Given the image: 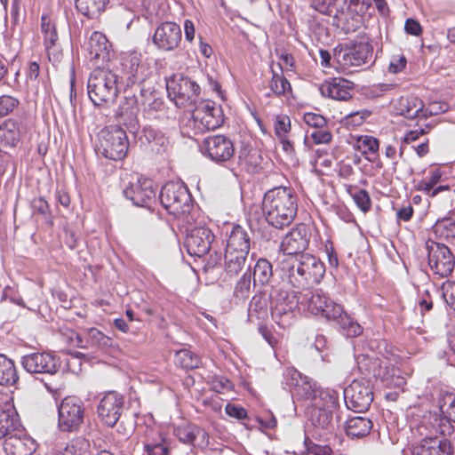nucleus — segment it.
Returning a JSON list of instances; mask_svg holds the SVG:
<instances>
[{
	"label": "nucleus",
	"instance_id": "nucleus-29",
	"mask_svg": "<svg viewBox=\"0 0 455 455\" xmlns=\"http://www.w3.org/2000/svg\"><path fill=\"white\" fill-rule=\"evenodd\" d=\"M251 249V235L240 225L232 227L229 232L225 251L249 254Z\"/></svg>",
	"mask_w": 455,
	"mask_h": 455
},
{
	"label": "nucleus",
	"instance_id": "nucleus-40",
	"mask_svg": "<svg viewBox=\"0 0 455 455\" xmlns=\"http://www.w3.org/2000/svg\"><path fill=\"white\" fill-rule=\"evenodd\" d=\"M262 157L258 149L249 147L241 148L238 155V164L249 172H253L259 167Z\"/></svg>",
	"mask_w": 455,
	"mask_h": 455
},
{
	"label": "nucleus",
	"instance_id": "nucleus-15",
	"mask_svg": "<svg viewBox=\"0 0 455 455\" xmlns=\"http://www.w3.org/2000/svg\"><path fill=\"white\" fill-rule=\"evenodd\" d=\"M200 151L212 162L224 164L234 156L235 145L226 135L208 136L200 144Z\"/></svg>",
	"mask_w": 455,
	"mask_h": 455
},
{
	"label": "nucleus",
	"instance_id": "nucleus-21",
	"mask_svg": "<svg viewBox=\"0 0 455 455\" xmlns=\"http://www.w3.org/2000/svg\"><path fill=\"white\" fill-rule=\"evenodd\" d=\"M141 54L136 52H129L122 57V72L126 80L127 86L137 85L141 96H145L148 91L141 87L145 82V67L141 65Z\"/></svg>",
	"mask_w": 455,
	"mask_h": 455
},
{
	"label": "nucleus",
	"instance_id": "nucleus-31",
	"mask_svg": "<svg viewBox=\"0 0 455 455\" xmlns=\"http://www.w3.org/2000/svg\"><path fill=\"white\" fill-rule=\"evenodd\" d=\"M373 424L370 419L357 416L347 419L345 423L344 429L347 435L351 439H359L367 436Z\"/></svg>",
	"mask_w": 455,
	"mask_h": 455
},
{
	"label": "nucleus",
	"instance_id": "nucleus-56",
	"mask_svg": "<svg viewBox=\"0 0 455 455\" xmlns=\"http://www.w3.org/2000/svg\"><path fill=\"white\" fill-rule=\"evenodd\" d=\"M318 390L308 383H303L301 385L296 384L294 388V395L299 396L302 399L312 401L313 403L316 400Z\"/></svg>",
	"mask_w": 455,
	"mask_h": 455
},
{
	"label": "nucleus",
	"instance_id": "nucleus-33",
	"mask_svg": "<svg viewBox=\"0 0 455 455\" xmlns=\"http://www.w3.org/2000/svg\"><path fill=\"white\" fill-rule=\"evenodd\" d=\"M140 140L141 144L147 143L149 149L156 153L164 151L168 145V140L163 132L152 126L143 127Z\"/></svg>",
	"mask_w": 455,
	"mask_h": 455
},
{
	"label": "nucleus",
	"instance_id": "nucleus-27",
	"mask_svg": "<svg viewBox=\"0 0 455 455\" xmlns=\"http://www.w3.org/2000/svg\"><path fill=\"white\" fill-rule=\"evenodd\" d=\"M125 100L126 102L120 105L116 111V117L121 124L126 127L130 133L137 136L140 131L138 100L135 95H132L130 98L125 97Z\"/></svg>",
	"mask_w": 455,
	"mask_h": 455
},
{
	"label": "nucleus",
	"instance_id": "nucleus-30",
	"mask_svg": "<svg viewBox=\"0 0 455 455\" xmlns=\"http://www.w3.org/2000/svg\"><path fill=\"white\" fill-rule=\"evenodd\" d=\"M398 105L400 115L408 119L427 118V111H424L423 101L416 96L402 97Z\"/></svg>",
	"mask_w": 455,
	"mask_h": 455
},
{
	"label": "nucleus",
	"instance_id": "nucleus-14",
	"mask_svg": "<svg viewBox=\"0 0 455 455\" xmlns=\"http://www.w3.org/2000/svg\"><path fill=\"white\" fill-rule=\"evenodd\" d=\"M58 412L60 429L67 432L76 431L84 421V403L76 396H67L59 405Z\"/></svg>",
	"mask_w": 455,
	"mask_h": 455
},
{
	"label": "nucleus",
	"instance_id": "nucleus-62",
	"mask_svg": "<svg viewBox=\"0 0 455 455\" xmlns=\"http://www.w3.org/2000/svg\"><path fill=\"white\" fill-rule=\"evenodd\" d=\"M418 308L420 314L423 315L426 312H429L433 308V299L428 290L419 296L417 301Z\"/></svg>",
	"mask_w": 455,
	"mask_h": 455
},
{
	"label": "nucleus",
	"instance_id": "nucleus-64",
	"mask_svg": "<svg viewBox=\"0 0 455 455\" xmlns=\"http://www.w3.org/2000/svg\"><path fill=\"white\" fill-rule=\"evenodd\" d=\"M306 124L312 127L323 128L326 125L327 121L322 115L315 113H307L304 116Z\"/></svg>",
	"mask_w": 455,
	"mask_h": 455
},
{
	"label": "nucleus",
	"instance_id": "nucleus-54",
	"mask_svg": "<svg viewBox=\"0 0 455 455\" xmlns=\"http://www.w3.org/2000/svg\"><path fill=\"white\" fill-rule=\"evenodd\" d=\"M357 147L362 150L363 154H375L379 150V140L372 136H360L357 139Z\"/></svg>",
	"mask_w": 455,
	"mask_h": 455
},
{
	"label": "nucleus",
	"instance_id": "nucleus-50",
	"mask_svg": "<svg viewBox=\"0 0 455 455\" xmlns=\"http://www.w3.org/2000/svg\"><path fill=\"white\" fill-rule=\"evenodd\" d=\"M347 192L352 196L354 202L362 212H367L371 210V200L369 193L366 190L350 187L347 189Z\"/></svg>",
	"mask_w": 455,
	"mask_h": 455
},
{
	"label": "nucleus",
	"instance_id": "nucleus-61",
	"mask_svg": "<svg viewBox=\"0 0 455 455\" xmlns=\"http://www.w3.org/2000/svg\"><path fill=\"white\" fill-rule=\"evenodd\" d=\"M19 101L17 99L3 95L0 97V116H5L18 106Z\"/></svg>",
	"mask_w": 455,
	"mask_h": 455
},
{
	"label": "nucleus",
	"instance_id": "nucleus-47",
	"mask_svg": "<svg viewBox=\"0 0 455 455\" xmlns=\"http://www.w3.org/2000/svg\"><path fill=\"white\" fill-rule=\"evenodd\" d=\"M90 443L84 438L72 440L65 448L58 451L56 455H89Z\"/></svg>",
	"mask_w": 455,
	"mask_h": 455
},
{
	"label": "nucleus",
	"instance_id": "nucleus-43",
	"mask_svg": "<svg viewBox=\"0 0 455 455\" xmlns=\"http://www.w3.org/2000/svg\"><path fill=\"white\" fill-rule=\"evenodd\" d=\"M253 286V278L251 277V266H248L246 271L236 281L234 288V297L240 299H246Z\"/></svg>",
	"mask_w": 455,
	"mask_h": 455
},
{
	"label": "nucleus",
	"instance_id": "nucleus-53",
	"mask_svg": "<svg viewBox=\"0 0 455 455\" xmlns=\"http://www.w3.org/2000/svg\"><path fill=\"white\" fill-rule=\"evenodd\" d=\"M307 455H333L332 449L327 444L313 442L308 436L304 441Z\"/></svg>",
	"mask_w": 455,
	"mask_h": 455
},
{
	"label": "nucleus",
	"instance_id": "nucleus-51",
	"mask_svg": "<svg viewBox=\"0 0 455 455\" xmlns=\"http://www.w3.org/2000/svg\"><path fill=\"white\" fill-rule=\"evenodd\" d=\"M164 441L161 436H158V441L150 440L147 437L144 442V450L147 455H169V450Z\"/></svg>",
	"mask_w": 455,
	"mask_h": 455
},
{
	"label": "nucleus",
	"instance_id": "nucleus-28",
	"mask_svg": "<svg viewBox=\"0 0 455 455\" xmlns=\"http://www.w3.org/2000/svg\"><path fill=\"white\" fill-rule=\"evenodd\" d=\"M353 83L343 78H332L325 81L319 87V91L323 97L336 100H347L352 97L351 91Z\"/></svg>",
	"mask_w": 455,
	"mask_h": 455
},
{
	"label": "nucleus",
	"instance_id": "nucleus-59",
	"mask_svg": "<svg viewBox=\"0 0 455 455\" xmlns=\"http://www.w3.org/2000/svg\"><path fill=\"white\" fill-rule=\"evenodd\" d=\"M336 0H311L313 9L324 15H331L334 10Z\"/></svg>",
	"mask_w": 455,
	"mask_h": 455
},
{
	"label": "nucleus",
	"instance_id": "nucleus-16",
	"mask_svg": "<svg viewBox=\"0 0 455 455\" xmlns=\"http://www.w3.org/2000/svg\"><path fill=\"white\" fill-rule=\"evenodd\" d=\"M300 306L315 315L325 319L340 313V305L331 299L322 290L307 291L300 296Z\"/></svg>",
	"mask_w": 455,
	"mask_h": 455
},
{
	"label": "nucleus",
	"instance_id": "nucleus-1",
	"mask_svg": "<svg viewBox=\"0 0 455 455\" xmlns=\"http://www.w3.org/2000/svg\"><path fill=\"white\" fill-rule=\"evenodd\" d=\"M439 409L446 418L440 415L430 413L427 418H424L420 428L429 429V435L427 434L419 443L413 446L411 455H451L452 446L451 442L445 437L451 434L452 427L448 420L455 422V395L452 394L444 395L439 401Z\"/></svg>",
	"mask_w": 455,
	"mask_h": 455
},
{
	"label": "nucleus",
	"instance_id": "nucleus-17",
	"mask_svg": "<svg viewBox=\"0 0 455 455\" xmlns=\"http://www.w3.org/2000/svg\"><path fill=\"white\" fill-rule=\"evenodd\" d=\"M182 41L180 26L170 20L158 22L152 36V43L160 52H173Z\"/></svg>",
	"mask_w": 455,
	"mask_h": 455
},
{
	"label": "nucleus",
	"instance_id": "nucleus-63",
	"mask_svg": "<svg viewBox=\"0 0 455 455\" xmlns=\"http://www.w3.org/2000/svg\"><path fill=\"white\" fill-rule=\"evenodd\" d=\"M226 413L232 418L236 419H244L247 418L246 410L241 405L228 403L225 407Z\"/></svg>",
	"mask_w": 455,
	"mask_h": 455
},
{
	"label": "nucleus",
	"instance_id": "nucleus-24",
	"mask_svg": "<svg viewBox=\"0 0 455 455\" xmlns=\"http://www.w3.org/2000/svg\"><path fill=\"white\" fill-rule=\"evenodd\" d=\"M37 443L23 431H14L4 437V451L6 455H32L37 449Z\"/></svg>",
	"mask_w": 455,
	"mask_h": 455
},
{
	"label": "nucleus",
	"instance_id": "nucleus-22",
	"mask_svg": "<svg viewBox=\"0 0 455 455\" xmlns=\"http://www.w3.org/2000/svg\"><path fill=\"white\" fill-rule=\"evenodd\" d=\"M215 235L205 227H196L187 235L185 246L189 255L202 257L207 254L212 247Z\"/></svg>",
	"mask_w": 455,
	"mask_h": 455
},
{
	"label": "nucleus",
	"instance_id": "nucleus-23",
	"mask_svg": "<svg viewBox=\"0 0 455 455\" xmlns=\"http://www.w3.org/2000/svg\"><path fill=\"white\" fill-rule=\"evenodd\" d=\"M309 242L308 228L305 224L300 223L283 237L281 243V251L287 255L299 256L307 249Z\"/></svg>",
	"mask_w": 455,
	"mask_h": 455
},
{
	"label": "nucleus",
	"instance_id": "nucleus-44",
	"mask_svg": "<svg viewBox=\"0 0 455 455\" xmlns=\"http://www.w3.org/2000/svg\"><path fill=\"white\" fill-rule=\"evenodd\" d=\"M175 363L183 369L193 370L200 366L201 358L189 349H181L175 354Z\"/></svg>",
	"mask_w": 455,
	"mask_h": 455
},
{
	"label": "nucleus",
	"instance_id": "nucleus-45",
	"mask_svg": "<svg viewBox=\"0 0 455 455\" xmlns=\"http://www.w3.org/2000/svg\"><path fill=\"white\" fill-rule=\"evenodd\" d=\"M86 343L89 347L106 350L112 346V339L96 328H90L86 331Z\"/></svg>",
	"mask_w": 455,
	"mask_h": 455
},
{
	"label": "nucleus",
	"instance_id": "nucleus-19",
	"mask_svg": "<svg viewBox=\"0 0 455 455\" xmlns=\"http://www.w3.org/2000/svg\"><path fill=\"white\" fill-rule=\"evenodd\" d=\"M124 405V397L116 391H108L103 395L97 406V414L100 421L110 427L119 420Z\"/></svg>",
	"mask_w": 455,
	"mask_h": 455
},
{
	"label": "nucleus",
	"instance_id": "nucleus-5",
	"mask_svg": "<svg viewBox=\"0 0 455 455\" xmlns=\"http://www.w3.org/2000/svg\"><path fill=\"white\" fill-rule=\"evenodd\" d=\"M87 93L94 106L112 104L118 94V76L110 69L95 68L87 81Z\"/></svg>",
	"mask_w": 455,
	"mask_h": 455
},
{
	"label": "nucleus",
	"instance_id": "nucleus-8",
	"mask_svg": "<svg viewBox=\"0 0 455 455\" xmlns=\"http://www.w3.org/2000/svg\"><path fill=\"white\" fill-rule=\"evenodd\" d=\"M128 148L126 132L120 127H108L98 134L96 153L100 156L113 161L123 160L127 156Z\"/></svg>",
	"mask_w": 455,
	"mask_h": 455
},
{
	"label": "nucleus",
	"instance_id": "nucleus-48",
	"mask_svg": "<svg viewBox=\"0 0 455 455\" xmlns=\"http://www.w3.org/2000/svg\"><path fill=\"white\" fill-rule=\"evenodd\" d=\"M317 403H320L322 408L334 411L339 405V395L337 391L332 389L320 390L317 393L316 400L312 404L313 407Z\"/></svg>",
	"mask_w": 455,
	"mask_h": 455
},
{
	"label": "nucleus",
	"instance_id": "nucleus-58",
	"mask_svg": "<svg viewBox=\"0 0 455 455\" xmlns=\"http://www.w3.org/2000/svg\"><path fill=\"white\" fill-rule=\"evenodd\" d=\"M274 128L275 133L278 139H283L284 136H287V133L291 130L290 117L285 115L277 116Z\"/></svg>",
	"mask_w": 455,
	"mask_h": 455
},
{
	"label": "nucleus",
	"instance_id": "nucleus-41",
	"mask_svg": "<svg viewBox=\"0 0 455 455\" xmlns=\"http://www.w3.org/2000/svg\"><path fill=\"white\" fill-rule=\"evenodd\" d=\"M280 72H277L271 68L272 77L269 81V89L272 93L277 97L285 95L287 92H291V85L290 82L283 74V67L278 64Z\"/></svg>",
	"mask_w": 455,
	"mask_h": 455
},
{
	"label": "nucleus",
	"instance_id": "nucleus-10",
	"mask_svg": "<svg viewBox=\"0 0 455 455\" xmlns=\"http://www.w3.org/2000/svg\"><path fill=\"white\" fill-rule=\"evenodd\" d=\"M169 98L179 108H192L199 101L201 87L193 79L181 74L173 75L166 82Z\"/></svg>",
	"mask_w": 455,
	"mask_h": 455
},
{
	"label": "nucleus",
	"instance_id": "nucleus-49",
	"mask_svg": "<svg viewBox=\"0 0 455 455\" xmlns=\"http://www.w3.org/2000/svg\"><path fill=\"white\" fill-rule=\"evenodd\" d=\"M41 31L44 36V45H52L58 42L59 36L55 23L48 15L41 17Z\"/></svg>",
	"mask_w": 455,
	"mask_h": 455
},
{
	"label": "nucleus",
	"instance_id": "nucleus-2",
	"mask_svg": "<svg viewBox=\"0 0 455 455\" xmlns=\"http://www.w3.org/2000/svg\"><path fill=\"white\" fill-rule=\"evenodd\" d=\"M266 221L283 229L294 220L298 212V198L291 188L277 187L267 191L262 201Z\"/></svg>",
	"mask_w": 455,
	"mask_h": 455
},
{
	"label": "nucleus",
	"instance_id": "nucleus-3",
	"mask_svg": "<svg viewBox=\"0 0 455 455\" xmlns=\"http://www.w3.org/2000/svg\"><path fill=\"white\" fill-rule=\"evenodd\" d=\"M283 264L288 283L295 288L304 289L318 284L325 274L323 262L309 253L295 256Z\"/></svg>",
	"mask_w": 455,
	"mask_h": 455
},
{
	"label": "nucleus",
	"instance_id": "nucleus-4",
	"mask_svg": "<svg viewBox=\"0 0 455 455\" xmlns=\"http://www.w3.org/2000/svg\"><path fill=\"white\" fill-rule=\"evenodd\" d=\"M359 371L366 377L379 379L387 387L403 389L406 379L401 375V371L395 368L387 358L359 355L356 357Z\"/></svg>",
	"mask_w": 455,
	"mask_h": 455
},
{
	"label": "nucleus",
	"instance_id": "nucleus-32",
	"mask_svg": "<svg viewBox=\"0 0 455 455\" xmlns=\"http://www.w3.org/2000/svg\"><path fill=\"white\" fill-rule=\"evenodd\" d=\"M267 301L264 292L256 293L251 299L248 308V321L264 323L268 316Z\"/></svg>",
	"mask_w": 455,
	"mask_h": 455
},
{
	"label": "nucleus",
	"instance_id": "nucleus-9",
	"mask_svg": "<svg viewBox=\"0 0 455 455\" xmlns=\"http://www.w3.org/2000/svg\"><path fill=\"white\" fill-rule=\"evenodd\" d=\"M159 200L163 207L175 217L188 213L192 198L187 186L180 181H169L163 186Z\"/></svg>",
	"mask_w": 455,
	"mask_h": 455
},
{
	"label": "nucleus",
	"instance_id": "nucleus-7",
	"mask_svg": "<svg viewBox=\"0 0 455 455\" xmlns=\"http://www.w3.org/2000/svg\"><path fill=\"white\" fill-rule=\"evenodd\" d=\"M189 109H192V114L187 126L192 129L195 134L215 130L224 123L221 106L214 101L201 100Z\"/></svg>",
	"mask_w": 455,
	"mask_h": 455
},
{
	"label": "nucleus",
	"instance_id": "nucleus-13",
	"mask_svg": "<svg viewBox=\"0 0 455 455\" xmlns=\"http://www.w3.org/2000/svg\"><path fill=\"white\" fill-rule=\"evenodd\" d=\"M426 250L428 266L435 275L443 278L452 273L455 267V258L449 247L428 240L426 242Z\"/></svg>",
	"mask_w": 455,
	"mask_h": 455
},
{
	"label": "nucleus",
	"instance_id": "nucleus-42",
	"mask_svg": "<svg viewBox=\"0 0 455 455\" xmlns=\"http://www.w3.org/2000/svg\"><path fill=\"white\" fill-rule=\"evenodd\" d=\"M20 139V127L17 122L8 119L0 125V140L5 145L15 147Z\"/></svg>",
	"mask_w": 455,
	"mask_h": 455
},
{
	"label": "nucleus",
	"instance_id": "nucleus-37",
	"mask_svg": "<svg viewBox=\"0 0 455 455\" xmlns=\"http://www.w3.org/2000/svg\"><path fill=\"white\" fill-rule=\"evenodd\" d=\"M19 380L15 363L4 354H0V386L11 387Z\"/></svg>",
	"mask_w": 455,
	"mask_h": 455
},
{
	"label": "nucleus",
	"instance_id": "nucleus-38",
	"mask_svg": "<svg viewBox=\"0 0 455 455\" xmlns=\"http://www.w3.org/2000/svg\"><path fill=\"white\" fill-rule=\"evenodd\" d=\"M110 0H76V9L84 16L94 19L107 8Z\"/></svg>",
	"mask_w": 455,
	"mask_h": 455
},
{
	"label": "nucleus",
	"instance_id": "nucleus-6",
	"mask_svg": "<svg viewBox=\"0 0 455 455\" xmlns=\"http://www.w3.org/2000/svg\"><path fill=\"white\" fill-rule=\"evenodd\" d=\"M269 310L274 321L281 327L289 326L294 318V312L299 308L300 297L297 292L288 291L278 286H272L268 295Z\"/></svg>",
	"mask_w": 455,
	"mask_h": 455
},
{
	"label": "nucleus",
	"instance_id": "nucleus-46",
	"mask_svg": "<svg viewBox=\"0 0 455 455\" xmlns=\"http://www.w3.org/2000/svg\"><path fill=\"white\" fill-rule=\"evenodd\" d=\"M175 435L183 443L194 444L198 436L204 437L206 433L196 426L188 425L178 427L174 430Z\"/></svg>",
	"mask_w": 455,
	"mask_h": 455
},
{
	"label": "nucleus",
	"instance_id": "nucleus-35",
	"mask_svg": "<svg viewBox=\"0 0 455 455\" xmlns=\"http://www.w3.org/2000/svg\"><path fill=\"white\" fill-rule=\"evenodd\" d=\"M19 426L15 409L12 406L0 407V440L16 431Z\"/></svg>",
	"mask_w": 455,
	"mask_h": 455
},
{
	"label": "nucleus",
	"instance_id": "nucleus-60",
	"mask_svg": "<svg viewBox=\"0 0 455 455\" xmlns=\"http://www.w3.org/2000/svg\"><path fill=\"white\" fill-rule=\"evenodd\" d=\"M442 297L451 308L455 310V283L447 282L442 285Z\"/></svg>",
	"mask_w": 455,
	"mask_h": 455
},
{
	"label": "nucleus",
	"instance_id": "nucleus-55",
	"mask_svg": "<svg viewBox=\"0 0 455 455\" xmlns=\"http://www.w3.org/2000/svg\"><path fill=\"white\" fill-rule=\"evenodd\" d=\"M30 206L33 212V214H39L44 218H51L52 211L47 201L42 197H36L31 200Z\"/></svg>",
	"mask_w": 455,
	"mask_h": 455
},
{
	"label": "nucleus",
	"instance_id": "nucleus-26",
	"mask_svg": "<svg viewBox=\"0 0 455 455\" xmlns=\"http://www.w3.org/2000/svg\"><path fill=\"white\" fill-rule=\"evenodd\" d=\"M310 421L313 427V436L324 437L335 429L333 411L322 408L320 403L315 404L310 411Z\"/></svg>",
	"mask_w": 455,
	"mask_h": 455
},
{
	"label": "nucleus",
	"instance_id": "nucleus-52",
	"mask_svg": "<svg viewBox=\"0 0 455 455\" xmlns=\"http://www.w3.org/2000/svg\"><path fill=\"white\" fill-rule=\"evenodd\" d=\"M363 15L359 13H351L347 11L345 20L342 21V30L346 34L355 32L363 23Z\"/></svg>",
	"mask_w": 455,
	"mask_h": 455
},
{
	"label": "nucleus",
	"instance_id": "nucleus-25",
	"mask_svg": "<svg viewBox=\"0 0 455 455\" xmlns=\"http://www.w3.org/2000/svg\"><path fill=\"white\" fill-rule=\"evenodd\" d=\"M88 57L94 60L96 65L104 64L110 59L111 44L106 36L99 31L92 33L84 44Z\"/></svg>",
	"mask_w": 455,
	"mask_h": 455
},
{
	"label": "nucleus",
	"instance_id": "nucleus-12",
	"mask_svg": "<svg viewBox=\"0 0 455 455\" xmlns=\"http://www.w3.org/2000/svg\"><path fill=\"white\" fill-rule=\"evenodd\" d=\"M344 401L348 410L355 412H365L373 401L371 379L362 378L355 379L344 389Z\"/></svg>",
	"mask_w": 455,
	"mask_h": 455
},
{
	"label": "nucleus",
	"instance_id": "nucleus-36",
	"mask_svg": "<svg viewBox=\"0 0 455 455\" xmlns=\"http://www.w3.org/2000/svg\"><path fill=\"white\" fill-rule=\"evenodd\" d=\"M253 278V287L258 285L264 286L268 284L273 277V266L269 260L265 258H259L256 260L251 272Z\"/></svg>",
	"mask_w": 455,
	"mask_h": 455
},
{
	"label": "nucleus",
	"instance_id": "nucleus-11",
	"mask_svg": "<svg viewBox=\"0 0 455 455\" xmlns=\"http://www.w3.org/2000/svg\"><path fill=\"white\" fill-rule=\"evenodd\" d=\"M372 54L373 47L368 41H354L334 49V59L344 69L371 63Z\"/></svg>",
	"mask_w": 455,
	"mask_h": 455
},
{
	"label": "nucleus",
	"instance_id": "nucleus-34",
	"mask_svg": "<svg viewBox=\"0 0 455 455\" xmlns=\"http://www.w3.org/2000/svg\"><path fill=\"white\" fill-rule=\"evenodd\" d=\"M248 255L243 252L225 251L224 272L229 277L237 276L246 267Z\"/></svg>",
	"mask_w": 455,
	"mask_h": 455
},
{
	"label": "nucleus",
	"instance_id": "nucleus-20",
	"mask_svg": "<svg viewBox=\"0 0 455 455\" xmlns=\"http://www.w3.org/2000/svg\"><path fill=\"white\" fill-rule=\"evenodd\" d=\"M124 196L136 206L153 210L156 203V190L149 179H139L124 189Z\"/></svg>",
	"mask_w": 455,
	"mask_h": 455
},
{
	"label": "nucleus",
	"instance_id": "nucleus-57",
	"mask_svg": "<svg viewBox=\"0 0 455 455\" xmlns=\"http://www.w3.org/2000/svg\"><path fill=\"white\" fill-rule=\"evenodd\" d=\"M435 231L446 237L455 236V221L451 218L438 220L435 226Z\"/></svg>",
	"mask_w": 455,
	"mask_h": 455
},
{
	"label": "nucleus",
	"instance_id": "nucleus-18",
	"mask_svg": "<svg viewBox=\"0 0 455 455\" xmlns=\"http://www.w3.org/2000/svg\"><path fill=\"white\" fill-rule=\"evenodd\" d=\"M21 365L31 374L54 375L59 371L60 361L50 352H35L21 357Z\"/></svg>",
	"mask_w": 455,
	"mask_h": 455
},
{
	"label": "nucleus",
	"instance_id": "nucleus-39",
	"mask_svg": "<svg viewBox=\"0 0 455 455\" xmlns=\"http://www.w3.org/2000/svg\"><path fill=\"white\" fill-rule=\"evenodd\" d=\"M335 315H336L330 316L328 320L337 323L347 337H355L361 334V326L354 321L350 315L344 312L341 306L340 313Z\"/></svg>",
	"mask_w": 455,
	"mask_h": 455
}]
</instances>
